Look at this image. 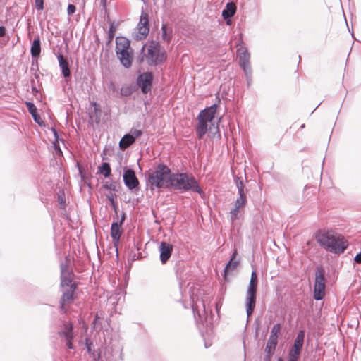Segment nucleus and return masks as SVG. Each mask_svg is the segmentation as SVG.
<instances>
[{
	"mask_svg": "<svg viewBox=\"0 0 361 361\" xmlns=\"http://www.w3.org/2000/svg\"><path fill=\"white\" fill-rule=\"evenodd\" d=\"M118 186L116 183H113V182H109V181H106L102 187L103 188L106 189V190H109L111 191H115V192H117L118 191Z\"/></svg>",
	"mask_w": 361,
	"mask_h": 361,
	"instance_id": "c756f323",
	"label": "nucleus"
},
{
	"mask_svg": "<svg viewBox=\"0 0 361 361\" xmlns=\"http://www.w3.org/2000/svg\"><path fill=\"white\" fill-rule=\"evenodd\" d=\"M278 339L269 337L266 345L265 351L268 354H272L277 345Z\"/></svg>",
	"mask_w": 361,
	"mask_h": 361,
	"instance_id": "cd10ccee",
	"label": "nucleus"
},
{
	"mask_svg": "<svg viewBox=\"0 0 361 361\" xmlns=\"http://www.w3.org/2000/svg\"><path fill=\"white\" fill-rule=\"evenodd\" d=\"M57 58L63 75L65 78L68 77L70 75V70L66 59H65L62 54H59Z\"/></svg>",
	"mask_w": 361,
	"mask_h": 361,
	"instance_id": "4be33fe9",
	"label": "nucleus"
},
{
	"mask_svg": "<svg viewBox=\"0 0 361 361\" xmlns=\"http://www.w3.org/2000/svg\"><path fill=\"white\" fill-rule=\"evenodd\" d=\"M301 350L302 349L299 348H295L294 346H292L288 353V357H291L298 360L300 355Z\"/></svg>",
	"mask_w": 361,
	"mask_h": 361,
	"instance_id": "7c9ffc66",
	"label": "nucleus"
},
{
	"mask_svg": "<svg viewBox=\"0 0 361 361\" xmlns=\"http://www.w3.org/2000/svg\"><path fill=\"white\" fill-rule=\"evenodd\" d=\"M106 1L107 0H100L101 4H102L103 7L105 8L106 5Z\"/></svg>",
	"mask_w": 361,
	"mask_h": 361,
	"instance_id": "49530a36",
	"label": "nucleus"
},
{
	"mask_svg": "<svg viewBox=\"0 0 361 361\" xmlns=\"http://www.w3.org/2000/svg\"><path fill=\"white\" fill-rule=\"evenodd\" d=\"M317 240L322 247L334 254L343 253L348 246V240L342 235L333 231L319 234Z\"/></svg>",
	"mask_w": 361,
	"mask_h": 361,
	"instance_id": "f03ea898",
	"label": "nucleus"
},
{
	"mask_svg": "<svg viewBox=\"0 0 361 361\" xmlns=\"http://www.w3.org/2000/svg\"><path fill=\"white\" fill-rule=\"evenodd\" d=\"M305 126V124H302V125H301L300 128H304Z\"/></svg>",
	"mask_w": 361,
	"mask_h": 361,
	"instance_id": "3c124183",
	"label": "nucleus"
},
{
	"mask_svg": "<svg viewBox=\"0 0 361 361\" xmlns=\"http://www.w3.org/2000/svg\"><path fill=\"white\" fill-rule=\"evenodd\" d=\"M200 302L203 307V310L202 311V312L198 309V305L197 302L195 303V305H192V311H193L194 317L197 322H202L203 319H206L207 317V312L205 310L204 304L203 301H201Z\"/></svg>",
	"mask_w": 361,
	"mask_h": 361,
	"instance_id": "412c9836",
	"label": "nucleus"
},
{
	"mask_svg": "<svg viewBox=\"0 0 361 361\" xmlns=\"http://www.w3.org/2000/svg\"><path fill=\"white\" fill-rule=\"evenodd\" d=\"M98 173L102 174L105 178L109 177L111 173L109 164L107 162H103L101 166L98 167Z\"/></svg>",
	"mask_w": 361,
	"mask_h": 361,
	"instance_id": "bb28decb",
	"label": "nucleus"
},
{
	"mask_svg": "<svg viewBox=\"0 0 361 361\" xmlns=\"http://www.w3.org/2000/svg\"><path fill=\"white\" fill-rule=\"evenodd\" d=\"M256 300H257V294L253 293H249L246 292L245 295V308H246V314L247 316V318H249L256 306Z\"/></svg>",
	"mask_w": 361,
	"mask_h": 361,
	"instance_id": "dca6fc26",
	"label": "nucleus"
},
{
	"mask_svg": "<svg viewBox=\"0 0 361 361\" xmlns=\"http://www.w3.org/2000/svg\"><path fill=\"white\" fill-rule=\"evenodd\" d=\"M32 90L35 91V90H37L35 87H33Z\"/></svg>",
	"mask_w": 361,
	"mask_h": 361,
	"instance_id": "603ef678",
	"label": "nucleus"
},
{
	"mask_svg": "<svg viewBox=\"0 0 361 361\" xmlns=\"http://www.w3.org/2000/svg\"><path fill=\"white\" fill-rule=\"evenodd\" d=\"M135 142L131 135L126 134L119 142V147L122 149H125L130 147Z\"/></svg>",
	"mask_w": 361,
	"mask_h": 361,
	"instance_id": "a878e982",
	"label": "nucleus"
},
{
	"mask_svg": "<svg viewBox=\"0 0 361 361\" xmlns=\"http://www.w3.org/2000/svg\"><path fill=\"white\" fill-rule=\"evenodd\" d=\"M30 53L33 58H37L41 53V44H40V39L39 37L37 39H35L32 42L31 48H30Z\"/></svg>",
	"mask_w": 361,
	"mask_h": 361,
	"instance_id": "b1692460",
	"label": "nucleus"
},
{
	"mask_svg": "<svg viewBox=\"0 0 361 361\" xmlns=\"http://www.w3.org/2000/svg\"><path fill=\"white\" fill-rule=\"evenodd\" d=\"M123 219L124 216L121 218L120 223L114 222L112 223L111 226V236L113 239V242L115 245H116L119 243L120 238L122 234V231H121L120 228L121 227Z\"/></svg>",
	"mask_w": 361,
	"mask_h": 361,
	"instance_id": "f3484780",
	"label": "nucleus"
},
{
	"mask_svg": "<svg viewBox=\"0 0 361 361\" xmlns=\"http://www.w3.org/2000/svg\"><path fill=\"white\" fill-rule=\"evenodd\" d=\"M6 34V28L4 26L0 27V37H4Z\"/></svg>",
	"mask_w": 361,
	"mask_h": 361,
	"instance_id": "37998d69",
	"label": "nucleus"
},
{
	"mask_svg": "<svg viewBox=\"0 0 361 361\" xmlns=\"http://www.w3.org/2000/svg\"><path fill=\"white\" fill-rule=\"evenodd\" d=\"M35 122L38 123L39 125H42L43 123V121L41 118V116L36 112V114L32 115Z\"/></svg>",
	"mask_w": 361,
	"mask_h": 361,
	"instance_id": "4c0bfd02",
	"label": "nucleus"
},
{
	"mask_svg": "<svg viewBox=\"0 0 361 361\" xmlns=\"http://www.w3.org/2000/svg\"><path fill=\"white\" fill-rule=\"evenodd\" d=\"M142 49H146L147 52L145 56L149 65H157L161 63L166 59L165 53L161 49L159 44L157 42L152 41L149 44L143 46Z\"/></svg>",
	"mask_w": 361,
	"mask_h": 361,
	"instance_id": "423d86ee",
	"label": "nucleus"
},
{
	"mask_svg": "<svg viewBox=\"0 0 361 361\" xmlns=\"http://www.w3.org/2000/svg\"><path fill=\"white\" fill-rule=\"evenodd\" d=\"M145 176L147 186L153 191L156 188H169L172 173L167 166L159 164L153 170L146 172Z\"/></svg>",
	"mask_w": 361,
	"mask_h": 361,
	"instance_id": "f257e3e1",
	"label": "nucleus"
},
{
	"mask_svg": "<svg viewBox=\"0 0 361 361\" xmlns=\"http://www.w3.org/2000/svg\"><path fill=\"white\" fill-rule=\"evenodd\" d=\"M123 180L125 185L128 190H133L138 188L139 180L137 179L135 171L132 169H124Z\"/></svg>",
	"mask_w": 361,
	"mask_h": 361,
	"instance_id": "9b49d317",
	"label": "nucleus"
},
{
	"mask_svg": "<svg viewBox=\"0 0 361 361\" xmlns=\"http://www.w3.org/2000/svg\"><path fill=\"white\" fill-rule=\"evenodd\" d=\"M237 56L239 59L240 66L243 68L248 80L252 75V68L250 63V54L246 48L240 47L238 49Z\"/></svg>",
	"mask_w": 361,
	"mask_h": 361,
	"instance_id": "9d476101",
	"label": "nucleus"
},
{
	"mask_svg": "<svg viewBox=\"0 0 361 361\" xmlns=\"http://www.w3.org/2000/svg\"><path fill=\"white\" fill-rule=\"evenodd\" d=\"M288 361H297V360L291 358V357H288Z\"/></svg>",
	"mask_w": 361,
	"mask_h": 361,
	"instance_id": "8fccbe9b",
	"label": "nucleus"
},
{
	"mask_svg": "<svg viewBox=\"0 0 361 361\" xmlns=\"http://www.w3.org/2000/svg\"><path fill=\"white\" fill-rule=\"evenodd\" d=\"M161 31H162L161 35H162L163 39L164 40L169 41L170 39V37L167 35L166 26L165 25H162Z\"/></svg>",
	"mask_w": 361,
	"mask_h": 361,
	"instance_id": "e433bc0d",
	"label": "nucleus"
},
{
	"mask_svg": "<svg viewBox=\"0 0 361 361\" xmlns=\"http://www.w3.org/2000/svg\"><path fill=\"white\" fill-rule=\"evenodd\" d=\"M247 202V200H243L241 198L236 199V200L235 201L234 207L230 212L231 219L232 221L236 220L238 218V215L240 212V209L242 207H244L246 205Z\"/></svg>",
	"mask_w": 361,
	"mask_h": 361,
	"instance_id": "a211bd4d",
	"label": "nucleus"
},
{
	"mask_svg": "<svg viewBox=\"0 0 361 361\" xmlns=\"http://www.w3.org/2000/svg\"><path fill=\"white\" fill-rule=\"evenodd\" d=\"M116 52L122 65L126 68L130 67L133 55L127 38L118 37L116 39Z\"/></svg>",
	"mask_w": 361,
	"mask_h": 361,
	"instance_id": "39448f33",
	"label": "nucleus"
},
{
	"mask_svg": "<svg viewBox=\"0 0 361 361\" xmlns=\"http://www.w3.org/2000/svg\"><path fill=\"white\" fill-rule=\"evenodd\" d=\"M132 92H127V91H125V92H121V94L123 96H128Z\"/></svg>",
	"mask_w": 361,
	"mask_h": 361,
	"instance_id": "c03bdc74",
	"label": "nucleus"
},
{
	"mask_svg": "<svg viewBox=\"0 0 361 361\" xmlns=\"http://www.w3.org/2000/svg\"><path fill=\"white\" fill-rule=\"evenodd\" d=\"M325 272L322 267H318L315 271V281L314 286V299L322 300L325 295Z\"/></svg>",
	"mask_w": 361,
	"mask_h": 361,
	"instance_id": "0eeeda50",
	"label": "nucleus"
},
{
	"mask_svg": "<svg viewBox=\"0 0 361 361\" xmlns=\"http://www.w3.org/2000/svg\"><path fill=\"white\" fill-rule=\"evenodd\" d=\"M236 11V6L233 3H228L226 8L222 11V16L225 19L231 18Z\"/></svg>",
	"mask_w": 361,
	"mask_h": 361,
	"instance_id": "393cba45",
	"label": "nucleus"
},
{
	"mask_svg": "<svg viewBox=\"0 0 361 361\" xmlns=\"http://www.w3.org/2000/svg\"><path fill=\"white\" fill-rule=\"evenodd\" d=\"M149 32V16L148 14L142 11L140 15L139 23L133 31L132 36L135 40L145 39Z\"/></svg>",
	"mask_w": 361,
	"mask_h": 361,
	"instance_id": "6e6552de",
	"label": "nucleus"
},
{
	"mask_svg": "<svg viewBox=\"0 0 361 361\" xmlns=\"http://www.w3.org/2000/svg\"><path fill=\"white\" fill-rule=\"evenodd\" d=\"M76 289V285H73L71 288L65 290L61 298V309L64 313L66 312V306L71 304L73 300V293Z\"/></svg>",
	"mask_w": 361,
	"mask_h": 361,
	"instance_id": "ddd939ff",
	"label": "nucleus"
},
{
	"mask_svg": "<svg viewBox=\"0 0 361 361\" xmlns=\"http://www.w3.org/2000/svg\"><path fill=\"white\" fill-rule=\"evenodd\" d=\"M73 326L71 322H65L63 324L61 329L58 331V338L62 343H65L66 346L68 349H73L74 346L72 341L74 338Z\"/></svg>",
	"mask_w": 361,
	"mask_h": 361,
	"instance_id": "1a4fd4ad",
	"label": "nucleus"
},
{
	"mask_svg": "<svg viewBox=\"0 0 361 361\" xmlns=\"http://www.w3.org/2000/svg\"><path fill=\"white\" fill-rule=\"evenodd\" d=\"M354 262L356 264H361V252L357 253L354 257Z\"/></svg>",
	"mask_w": 361,
	"mask_h": 361,
	"instance_id": "a19ab883",
	"label": "nucleus"
},
{
	"mask_svg": "<svg viewBox=\"0 0 361 361\" xmlns=\"http://www.w3.org/2000/svg\"><path fill=\"white\" fill-rule=\"evenodd\" d=\"M35 7L37 10L41 11L44 8V0H35Z\"/></svg>",
	"mask_w": 361,
	"mask_h": 361,
	"instance_id": "c9c22d12",
	"label": "nucleus"
},
{
	"mask_svg": "<svg viewBox=\"0 0 361 361\" xmlns=\"http://www.w3.org/2000/svg\"><path fill=\"white\" fill-rule=\"evenodd\" d=\"M98 319H99V317H98V315L97 314V315H96V317H95V318H94V323H96V322H97V320H98Z\"/></svg>",
	"mask_w": 361,
	"mask_h": 361,
	"instance_id": "09e8293b",
	"label": "nucleus"
},
{
	"mask_svg": "<svg viewBox=\"0 0 361 361\" xmlns=\"http://www.w3.org/2000/svg\"><path fill=\"white\" fill-rule=\"evenodd\" d=\"M25 104H26L28 111L30 112V114L31 115L35 114H36V112H37V108L32 102H26Z\"/></svg>",
	"mask_w": 361,
	"mask_h": 361,
	"instance_id": "f704fd0d",
	"label": "nucleus"
},
{
	"mask_svg": "<svg viewBox=\"0 0 361 361\" xmlns=\"http://www.w3.org/2000/svg\"><path fill=\"white\" fill-rule=\"evenodd\" d=\"M236 255H237V251L234 250L231 259L229 260V262H228V264H226V266L224 269V278L225 279L226 278V275H228L230 273V271L235 270L239 264V260L236 259Z\"/></svg>",
	"mask_w": 361,
	"mask_h": 361,
	"instance_id": "aec40b11",
	"label": "nucleus"
},
{
	"mask_svg": "<svg viewBox=\"0 0 361 361\" xmlns=\"http://www.w3.org/2000/svg\"><path fill=\"white\" fill-rule=\"evenodd\" d=\"M234 180H235V183L236 185V188L238 189V190H245V185L243 183V180L238 177V176H235L234 177Z\"/></svg>",
	"mask_w": 361,
	"mask_h": 361,
	"instance_id": "473e14b6",
	"label": "nucleus"
},
{
	"mask_svg": "<svg viewBox=\"0 0 361 361\" xmlns=\"http://www.w3.org/2000/svg\"><path fill=\"white\" fill-rule=\"evenodd\" d=\"M257 283H258L257 274L256 270H253L251 274L250 283H249V285H248L246 292L253 293L257 294Z\"/></svg>",
	"mask_w": 361,
	"mask_h": 361,
	"instance_id": "5701e85b",
	"label": "nucleus"
},
{
	"mask_svg": "<svg viewBox=\"0 0 361 361\" xmlns=\"http://www.w3.org/2000/svg\"><path fill=\"white\" fill-rule=\"evenodd\" d=\"M107 199L112 203H114V195L111 192H110L109 195H108L107 196Z\"/></svg>",
	"mask_w": 361,
	"mask_h": 361,
	"instance_id": "79ce46f5",
	"label": "nucleus"
},
{
	"mask_svg": "<svg viewBox=\"0 0 361 361\" xmlns=\"http://www.w3.org/2000/svg\"><path fill=\"white\" fill-rule=\"evenodd\" d=\"M76 11L75 6L73 4H68L67 8V13L68 16L73 14Z\"/></svg>",
	"mask_w": 361,
	"mask_h": 361,
	"instance_id": "58836bf2",
	"label": "nucleus"
},
{
	"mask_svg": "<svg viewBox=\"0 0 361 361\" xmlns=\"http://www.w3.org/2000/svg\"><path fill=\"white\" fill-rule=\"evenodd\" d=\"M59 201H60V203L62 204H63V206L65 205V202L63 200V198L61 197L60 196L59 197Z\"/></svg>",
	"mask_w": 361,
	"mask_h": 361,
	"instance_id": "de8ad7c7",
	"label": "nucleus"
},
{
	"mask_svg": "<svg viewBox=\"0 0 361 361\" xmlns=\"http://www.w3.org/2000/svg\"><path fill=\"white\" fill-rule=\"evenodd\" d=\"M129 135H131V136L133 137L134 140L140 137L142 135V131L141 130H137L135 128H131Z\"/></svg>",
	"mask_w": 361,
	"mask_h": 361,
	"instance_id": "72a5a7b5",
	"label": "nucleus"
},
{
	"mask_svg": "<svg viewBox=\"0 0 361 361\" xmlns=\"http://www.w3.org/2000/svg\"><path fill=\"white\" fill-rule=\"evenodd\" d=\"M170 187L181 192L191 190L199 194L202 192L196 179L185 173H172Z\"/></svg>",
	"mask_w": 361,
	"mask_h": 361,
	"instance_id": "7ed1b4c3",
	"label": "nucleus"
},
{
	"mask_svg": "<svg viewBox=\"0 0 361 361\" xmlns=\"http://www.w3.org/2000/svg\"><path fill=\"white\" fill-rule=\"evenodd\" d=\"M91 345H92V343H88V342L87 341V350L88 352L91 351V347H90Z\"/></svg>",
	"mask_w": 361,
	"mask_h": 361,
	"instance_id": "a18cd8bd",
	"label": "nucleus"
},
{
	"mask_svg": "<svg viewBox=\"0 0 361 361\" xmlns=\"http://www.w3.org/2000/svg\"><path fill=\"white\" fill-rule=\"evenodd\" d=\"M217 104H214L201 111L197 117V124L195 128L196 135L202 139L208 130V123L212 122L216 113Z\"/></svg>",
	"mask_w": 361,
	"mask_h": 361,
	"instance_id": "20e7f679",
	"label": "nucleus"
},
{
	"mask_svg": "<svg viewBox=\"0 0 361 361\" xmlns=\"http://www.w3.org/2000/svg\"><path fill=\"white\" fill-rule=\"evenodd\" d=\"M278 361H283V360H282V359H281V358H280V359H279V360H278Z\"/></svg>",
	"mask_w": 361,
	"mask_h": 361,
	"instance_id": "864d4df0",
	"label": "nucleus"
},
{
	"mask_svg": "<svg viewBox=\"0 0 361 361\" xmlns=\"http://www.w3.org/2000/svg\"><path fill=\"white\" fill-rule=\"evenodd\" d=\"M280 331H281V324L279 323L274 324L271 329V334H270L269 337L278 339V334L280 333Z\"/></svg>",
	"mask_w": 361,
	"mask_h": 361,
	"instance_id": "2f4dec72",
	"label": "nucleus"
},
{
	"mask_svg": "<svg viewBox=\"0 0 361 361\" xmlns=\"http://www.w3.org/2000/svg\"><path fill=\"white\" fill-rule=\"evenodd\" d=\"M152 80V74L149 72H146L142 74H140L138 76L137 79V82L139 87L141 88V90H150Z\"/></svg>",
	"mask_w": 361,
	"mask_h": 361,
	"instance_id": "f8f14e48",
	"label": "nucleus"
},
{
	"mask_svg": "<svg viewBox=\"0 0 361 361\" xmlns=\"http://www.w3.org/2000/svg\"><path fill=\"white\" fill-rule=\"evenodd\" d=\"M89 114L91 119H94L97 123L99 121L102 115V111L100 109L99 105L96 102H92L90 103Z\"/></svg>",
	"mask_w": 361,
	"mask_h": 361,
	"instance_id": "6ab92c4d",
	"label": "nucleus"
},
{
	"mask_svg": "<svg viewBox=\"0 0 361 361\" xmlns=\"http://www.w3.org/2000/svg\"><path fill=\"white\" fill-rule=\"evenodd\" d=\"M61 286L62 287H67L71 288L72 286L76 285L74 283H72V276L73 273L69 271L67 269V265L62 264L61 265Z\"/></svg>",
	"mask_w": 361,
	"mask_h": 361,
	"instance_id": "4468645a",
	"label": "nucleus"
},
{
	"mask_svg": "<svg viewBox=\"0 0 361 361\" xmlns=\"http://www.w3.org/2000/svg\"><path fill=\"white\" fill-rule=\"evenodd\" d=\"M304 339H305V331L303 330H300L296 336V338L294 341V344L293 346H294L295 348H299L302 349L304 343Z\"/></svg>",
	"mask_w": 361,
	"mask_h": 361,
	"instance_id": "c85d7f7f",
	"label": "nucleus"
},
{
	"mask_svg": "<svg viewBox=\"0 0 361 361\" xmlns=\"http://www.w3.org/2000/svg\"><path fill=\"white\" fill-rule=\"evenodd\" d=\"M159 250L160 252V260L162 264H166L171 256L173 245L166 242H161Z\"/></svg>",
	"mask_w": 361,
	"mask_h": 361,
	"instance_id": "2eb2a0df",
	"label": "nucleus"
},
{
	"mask_svg": "<svg viewBox=\"0 0 361 361\" xmlns=\"http://www.w3.org/2000/svg\"><path fill=\"white\" fill-rule=\"evenodd\" d=\"M238 198H241L243 200H247V190L246 189L243 190H238Z\"/></svg>",
	"mask_w": 361,
	"mask_h": 361,
	"instance_id": "ea45409f",
	"label": "nucleus"
}]
</instances>
